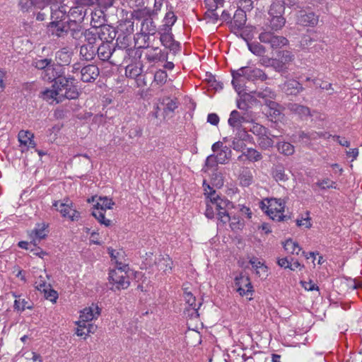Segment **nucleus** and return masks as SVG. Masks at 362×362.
Wrapping results in <instances>:
<instances>
[{
  "label": "nucleus",
  "mask_w": 362,
  "mask_h": 362,
  "mask_svg": "<svg viewBox=\"0 0 362 362\" xmlns=\"http://www.w3.org/2000/svg\"><path fill=\"white\" fill-rule=\"evenodd\" d=\"M74 78L59 77L56 79L51 88L41 93V98L49 104L59 103L64 99H74L78 97L77 88L74 86Z\"/></svg>",
  "instance_id": "nucleus-1"
},
{
  "label": "nucleus",
  "mask_w": 362,
  "mask_h": 362,
  "mask_svg": "<svg viewBox=\"0 0 362 362\" xmlns=\"http://www.w3.org/2000/svg\"><path fill=\"white\" fill-rule=\"evenodd\" d=\"M232 84L239 94L245 90V79L249 81H264L267 79V74L260 69L255 66H243L232 72Z\"/></svg>",
  "instance_id": "nucleus-2"
},
{
  "label": "nucleus",
  "mask_w": 362,
  "mask_h": 362,
  "mask_svg": "<svg viewBox=\"0 0 362 362\" xmlns=\"http://www.w3.org/2000/svg\"><path fill=\"white\" fill-rule=\"evenodd\" d=\"M132 273L128 264L117 266L115 269H110L108 276V282L111 285V290L120 291L127 289L130 285L129 275Z\"/></svg>",
  "instance_id": "nucleus-3"
},
{
  "label": "nucleus",
  "mask_w": 362,
  "mask_h": 362,
  "mask_svg": "<svg viewBox=\"0 0 362 362\" xmlns=\"http://www.w3.org/2000/svg\"><path fill=\"white\" fill-rule=\"evenodd\" d=\"M261 209L270 218L281 221L284 219L285 202L281 199L267 198L261 202Z\"/></svg>",
  "instance_id": "nucleus-4"
},
{
  "label": "nucleus",
  "mask_w": 362,
  "mask_h": 362,
  "mask_svg": "<svg viewBox=\"0 0 362 362\" xmlns=\"http://www.w3.org/2000/svg\"><path fill=\"white\" fill-rule=\"evenodd\" d=\"M86 43L80 48V57L86 61L92 60L96 54V44L100 41L99 37L92 31L86 30L84 33Z\"/></svg>",
  "instance_id": "nucleus-5"
},
{
  "label": "nucleus",
  "mask_w": 362,
  "mask_h": 362,
  "mask_svg": "<svg viewBox=\"0 0 362 362\" xmlns=\"http://www.w3.org/2000/svg\"><path fill=\"white\" fill-rule=\"evenodd\" d=\"M100 315V309L97 304L92 303L90 306L83 309L81 311L79 320L76 322V334L83 337L86 323L97 319Z\"/></svg>",
  "instance_id": "nucleus-6"
},
{
  "label": "nucleus",
  "mask_w": 362,
  "mask_h": 362,
  "mask_svg": "<svg viewBox=\"0 0 362 362\" xmlns=\"http://www.w3.org/2000/svg\"><path fill=\"white\" fill-rule=\"evenodd\" d=\"M52 206L61 215L71 221H77L81 217L80 213L73 207V203L69 199L54 201Z\"/></svg>",
  "instance_id": "nucleus-7"
},
{
  "label": "nucleus",
  "mask_w": 362,
  "mask_h": 362,
  "mask_svg": "<svg viewBox=\"0 0 362 362\" xmlns=\"http://www.w3.org/2000/svg\"><path fill=\"white\" fill-rule=\"evenodd\" d=\"M236 290L241 296L252 295L253 291L252 286L248 276L240 274L235 279Z\"/></svg>",
  "instance_id": "nucleus-8"
},
{
  "label": "nucleus",
  "mask_w": 362,
  "mask_h": 362,
  "mask_svg": "<svg viewBox=\"0 0 362 362\" xmlns=\"http://www.w3.org/2000/svg\"><path fill=\"white\" fill-rule=\"evenodd\" d=\"M256 95L258 98H262L265 100L266 105L272 110H274V115H279L280 112L276 107L277 104L272 100L275 98V93L271 88L266 87L264 89L259 90L256 92Z\"/></svg>",
  "instance_id": "nucleus-9"
},
{
  "label": "nucleus",
  "mask_w": 362,
  "mask_h": 362,
  "mask_svg": "<svg viewBox=\"0 0 362 362\" xmlns=\"http://www.w3.org/2000/svg\"><path fill=\"white\" fill-rule=\"evenodd\" d=\"M208 188L209 192H208L206 189H205L206 194H208L211 205L217 211L227 209L230 206H232V203L228 200L222 199L218 196H215V191L213 190L209 185Z\"/></svg>",
  "instance_id": "nucleus-10"
},
{
  "label": "nucleus",
  "mask_w": 362,
  "mask_h": 362,
  "mask_svg": "<svg viewBox=\"0 0 362 362\" xmlns=\"http://www.w3.org/2000/svg\"><path fill=\"white\" fill-rule=\"evenodd\" d=\"M88 201L90 203H94V209H98L103 211H106L107 209H112V206L115 204L112 199L107 197H92L90 199H88Z\"/></svg>",
  "instance_id": "nucleus-11"
},
{
  "label": "nucleus",
  "mask_w": 362,
  "mask_h": 362,
  "mask_svg": "<svg viewBox=\"0 0 362 362\" xmlns=\"http://www.w3.org/2000/svg\"><path fill=\"white\" fill-rule=\"evenodd\" d=\"M99 69L97 66L89 64L81 69V78L83 82L94 81L99 76Z\"/></svg>",
  "instance_id": "nucleus-12"
},
{
  "label": "nucleus",
  "mask_w": 362,
  "mask_h": 362,
  "mask_svg": "<svg viewBox=\"0 0 362 362\" xmlns=\"http://www.w3.org/2000/svg\"><path fill=\"white\" fill-rule=\"evenodd\" d=\"M160 40L161 44L171 51L177 52L180 49V43L175 41L170 31H160Z\"/></svg>",
  "instance_id": "nucleus-13"
},
{
  "label": "nucleus",
  "mask_w": 362,
  "mask_h": 362,
  "mask_svg": "<svg viewBox=\"0 0 362 362\" xmlns=\"http://www.w3.org/2000/svg\"><path fill=\"white\" fill-rule=\"evenodd\" d=\"M297 23L303 26H315L318 23V16L313 12L306 13L305 11H300V14L297 18Z\"/></svg>",
  "instance_id": "nucleus-14"
},
{
  "label": "nucleus",
  "mask_w": 362,
  "mask_h": 362,
  "mask_svg": "<svg viewBox=\"0 0 362 362\" xmlns=\"http://www.w3.org/2000/svg\"><path fill=\"white\" fill-rule=\"evenodd\" d=\"M18 138L21 146L24 147V149L22 150L23 151L25 149L28 150L29 148H33L35 147V142L33 139L34 135L32 132L29 131L21 130L18 133Z\"/></svg>",
  "instance_id": "nucleus-15"
},
{
  "label": "nucleus",
  "mask_w": 362,
  "mask_h": 362,
  "mask_svg": "<svg viewBox=\"0 0 362 362\" xmlns=\"http://www.w3.org/2000/svg\"><path fill=\"white\" fill-rule=\"evenodd\" d=\"M247 122L246 117L236 110L231 111L228 119V124L232 129L243 127V124Z\"/></svg>",
  "instance_id": "nucleus-16"
},
{
  "label": "nucleus",
  "mask_w": 362,
  "mask_h": 362,
  "mask_svg": "<svg viewBox=\"0 0 362 362\" xmlns=\"http://www.w3.org/2000/svg\"><path fill=\"white\" fill-rule=\"evenodd\" d=\"M303 88L301 84L296 80H288L286 81L283 86L282 90L287 94L291 95H296L303 90Z\"/></svg>",
  "instance_id": "nucleus-17"
},
{
  "label": "nucleus",
  "mask_w": 362,
  "mask_h": 362,
  "mask_svg": "<svg viewBox=\"0 0 362 362\" xmlns=\"http://www.w3.org/2000/svg\"><path fill=\"white\" fill-rule=\"evenodd\" d=\"M47 226L44 223H37L35 228L30 233V237L32 239L34 245H36L37 242L40 241L42 239L47 236Z\"/></svg>",
  "instance_id": "nucleus-18"
},
{
  "label": "nucleus",
  "mask_w": 362,
  "mask_h": 362,
  "mask_svg": "<svg viewBox=\"0 0 362 362\" xmlns=\"http://www.w3.org/2000/svg\"><path fill=\"white\" fill-rule=\"evenodd\" d=\"M114 49L112 48L110 43L102 42L100 45H96V53L98 58L102 61L108 60L112 56Z\"/></svg>",
  "instance_id": "nucleus-19"
},
{
  "label": "nucleus",
  "mask_w": 362,
  "mask_h": 362,
  "mask_svg": "<svg viewBox=\"0 0 362 362\" xmlns=\"http://www.w3.org/2000/svg\"><path fill=\"white\" fill-rule=\"evenodd\" d=\"M249 262L255 270L256 274L258 276L261 278H266L267 276L268 268L258 258L253 257L250 259Z\"/></svg>",
  "instance_id": "nucleus-20"
},
{
  "label": "nucleus",
  "mask_w": 362,
  "mask_h": 362,
  "mask_svg": "<svg viewBox=\"0 0 362 362\" xmlns=\"http://www.w3.org/2000/svg\"><path fill=\"white\" fill-rule=\"evenodd\" d=\"M51 18L52 21H60L62 22L66 16V9L64 6L57 7V4L55 6L51 7Z\"/></svg>",
  "instance_id": "nucleus-21"
},
{
  "label": "nucleus",
  "mask_w": 362,
  "mask_h": 362,
  "mask_svg": "<svg viewBox=\"0 0 362 362\" xmlns=\"http://www.w3.org/2000/svg\"><path fill=\"white\" fill-rule=\"evenodd\" d=\"M107 252L111 257V261L114 262L117 266H122V264H127L122 261L124 259V252L122 250H117L112 247H108Z\"/></svg>",
  "instance_id": "nucleus-22"
},
{
  "label": "nucleus",
  "mask_w": 362,
  "mask_h": 362,
  "mask_svg": "<svg viewBox=\"0 0 362 362\" xmlns=\"http://www.w3.org/2000/svg\"><path fill=\"white\" fill-rule=\"evenodd\" d=\"M140 32L151 35H153L156 33V26L151 18H146L142 21Z\"/></svg>",
  "instance_id": "nucleus-23"
},
{
  "label": "nucleus",
  "mask_w": 362,
  "mask_h": 362,
  "mask_svg": "<svg viewBox=\"0 0 362 362\" xmlns=\"http://www.w3.org/2000/svg\"><path fill=\"white\" fill-rule=\"evenodd\" d=\"M176 20L177 17L173 12H167L163 19V24L162 25L159 30H160V31L165 32L170 31L171 28L176 22Z\"/></svg>",
  "instance_id": "nucleus-24"
},
{
  "label": "nucleus",
  "mask_w": 362,
  "mask_h": 362,
  "mask_svg": "<svg viewBox=\"0 0 362 362\" xmlns=\"http://www.w3.org/2000/svg\"><path fill=\"white\" fill-rule=\"evenodd\" d=\"M285 11L284 5L280 1H274L270 6L269 10V17L283 16Z\"/></svg>",
  "instance_id": "nucleus-25"
},
{
  "label": "nucleus",
  "mask_w": 362,
  "mask_h": 362,
  "mask_svg": "<svg viewBox=\"0 0 362 362\" xmlns=\"http://www.w3.org/2000/svg\"><path fill=\"white\" fill-rule=\"evenodd\" d=\"M218 162L214 155L209 156L206 160L205 165L202 168V171L205 173H209V171H216Z\"/></svg>",
  "instance_id": "nucleus-26"
},
{
  "label": "nucleus",
  "mask_w": 362,
  "mask_h": 362,
  "mask_svg": "<svg viewBox=\"0 0 362 362\" xmlns=\"http://www.w3.org/2000/svg\"><path fill=\"white\" fill-rule=\"evenodd\" d=\"M172 264L173 262L168 256L160 259L157 262L158 269L165 274L170 272L172 270Z\"/></svg>",
  "instance_id": "nucleus-27"
},
{
  "label": "nucleus",
  "mask_w": 362,
  "mask_h": 362,
  "mask_svg": "<svg viewBox=\"0 0 362 362\" xmlns=\"http://www.w3.org/2000/svg\"><path fill=\"white\" fill-rule=\"evenodd\" d=\"M259 146L263 149H268L273 146L274 141L269 132V130L266 134H262L257 139Z\"/></svg>",
  "instance_id": "nucleus-28"
},
{
  "label": "nucleus",
  "mask_w": 362,
  "mask_h": 362,
  "mask_svg": "<svg viewBox=\"0 0 362 362\" xmlns=\"http://www.w3.org/2000/svg\"><path fill=\"white\" fill-rule=\"evenodd\" d=\"M48 27L52 34L58 37L62 36L65 31V26L63 22L52 21Z\"/></svg>",
  "instance_id": "nucleus-29"
},
{
  "label": "nucleus",
  "mask_w": 362,
  "mask_h": 362,
  "mask_svg": "<svg viewBox=\"0 0 362 362\" xmlns=\"http://www.w3.org/2000/svg\"><path fill=\"white\" fill-rule=\"evenodd\" d=\"M165 107H164V118L167 117H171L172 114L175 111V110L177 107V103L176 100L166 98L164 100Z\"/></svg>",
  "instance_id": "nucleus-30"
},
{
  "label": "nucleus",
  "mask_w": 362,
  "mask_h": 362,
  "mask_svg": "<svg viewBox=\"0 0 362 362\" xmlns=\"http://www.w3.org/2000/svg\"><path fill=\"white\" fill-rule=\"evenodd\" d=\"M253 176L251 170L244 168L240 174V182L243 186L247 187L252 184Z\"/></svg>",
  "instance_id": "nucleus-31"
},
{
  "label": "nucleus",
  "mask_w": 362,
  "mask_h": 362,
  "mask_svg": "<svg viewBox=\"0 0 362 362\" xmlns=\"http://www.w3.org/2000/svg\"><path fill=\"white\" fill-rule=\"evenodd\" d=\"M284 248L288 253L292 255H298L302 250L296 242H294L291 239H288L284 243Z\"/></svg>",
  "instance_id": "nucleus-32"
},
{
  "label": "nucleus",
  "mask_w": 362,
  "mask_h": 362,
  "mask_svg": "<svg viewBox=\"0 0 362 362\" xmlns=\"http://www.w3.org/2000/svg\"><path fill=\"white\" fill-rule=\"evenodd\" d=\"M59 68V66L54 67L50 64L44 71V78L48 81H55L59 77H61L59 76V71H57Z\"/></svg>",
  "instance_id": "nucleus-33"
},
{
  "label": "nucleus",
  "mask_w": 362,
  "mask_h": 362,
  "mask_svg": "<svg viewBox=\"0 0 362 362\" xmlns=\"http://www.w3.org/2000/svg\"><path fill=\"white\" fill-rule=\"evenodd\" d=\"M270 28L272 30H279L285 25L286 19L283 16L269 17Z\"/></svg>",
  "instance_id": "nucleus-34"
},
{
  "label": "nucleus",
  "mask_w": 362,
  "mask_h": 362,
  "mask_svg": "<svg viewBox=\"0 0 362 362\" xmlns=\"http://www.w3.org/2000/svg\"><path fill=\"white\" fill-rule=\"evenodd\" d=\"M14 309L17 310L18 312H23L25 309H32L33 305L29 302L28 300H26L25 298H19L18 299H16L14 301Z\"/></svg>",
  "instance_id": "nucleus-35"
},
{
  "label": "nucleus",
  "mask_w": 362,
  "mask_h": 362,
  "mask_svg": "<svg viewBox=\"0 0 362 362\" xmlns=\"http://www.w3.org/2000/svg\"><path fill=\"white\" fill-rule=\"evenodd\" d=\"M247 47L256 56H263L266 52L265 47L259 42H247Z\"/></svg>",
  "instance_id": "nucleus-36"
},
{
  "label": "nucleus",
  "mask_w": 362,
  "mask_h": 362,
  "mask_svg": "<svg viewBox=\"0 0 362 362\" xmlns=\"http://www.w3.org/2000/svg\"><path fill=\"white\" fill-rule=\"evenodd\" d=\"M233 132L234 133V137L245 142H250L252 140V137L247 133L244 127L234 129H233Z\"/></svg>",
  "instance_id": "nucleus-37"
},
{
  "label": "nucleus",
  "mask_w": 362,
  "mask_h": 362,
  "mask_svg": "<svg viewBox=\"0 0 362 362\" xmlns=\"http://www.w3.org/2000/svg\"><path fill=\"white\" fill-rule=\"evenodd\" d=\"M279 153L285 156H291L294 153V146L288 142H279L277 144Z\"/></svg>",
  "instance_id": "nucleus-38"
},
{
  "label": "nucleus",
  "mask_w": 362,
  "mask_h": 362,
  "mask_svg": "<svg viewBox=\"0 0 362 362\" xmlns=\"http://www.w3.org/2000/svg\"><path fill=\"white\" fill-rule=\"evenodd\" d=\"M246 17L243 10H238L235 11L233 16V24L238 28H241L245 23Z\"/></svg>",
  "instance_id": "nucleus-39"
},
{
  "label": "nucleus",
  "mask_w": 362,
  "mask_h": 362,
  "mask_svg": "<svg viewBox=\"0 0 362 362\" xmlns=\"http://www.w3.org/2000/svg\"><path fill=\"white\" fill-rule=\"evenodd\" d=\"M230 149L227 146H223L215 157L218 163L223 164L230 158Z\"/></svg>",
  "instance_id": "nucleus-40"
},
{
  "label": "nucleus",
  "mask_w": 362,
  "mask_h": 362,
  "mask_svg": "<svg viewBox=\"0 0 362 362\" xmlns=\"http://www.w3.org/2000/svg\"><path fill=\"white\" fill-rule=\"evenodd\" d=\"M244 155H245L247 159L252 162H256L262 159L261 153L252 148H248L246 151L244 152Z\"/></svg>",
  "instance_id": "nucleus-41"
},
{
  "label": "nucleus",
  "mask_w": 362,
  "mask_h": 362,
  "mask_svg": "<svg viewBox=\"0 0 362 362\" xmlns=\"http://www.w3.org/2000/svg\"><path fill=\"white\" fill-rule=\"evenodd\" d=\"M315 185H317L321 189H337V185L334 181L331 180L329 178H324L322 180H318Z\"/></svg>",
  "instance_id": "nucleus-42"
},
{
  "label": "nucleus",
  "mask_w": 362,
  "mask_h": 362,
  "mask_svg": "<svg viewBox=\"0 0 362 362\" xmlns=\"http://www.w3.org/2000/svg\"><path fill=\"white\" fill-rule=\"evenodd\" d=\"M57 3V0H34V8L42 10L47 6H55Z\"/></svg>",
  "instance_id": "nucleus-43"
},
{
  "label": "nucleus",
  "mask_w": 362,
  "mask_h": 362,
  "mask_svg": "<svg viewBox=\"0 0 362 362\" xmlns=\"http://www.w3.org/2000/svg\"><path fill=\"white\" fill-rule=\"evenodd\" d=\"M163 6V0H155L153 11H151L148 8H144V10L140 11V13L142 16H151L152 14L157 13L159 11Z\"/></svg>",
  "instance_id": "nucleus-44"
},
{
  "label": "nucleus",
  "mask_w": 362,
  "mask_h": 362,
  "mask_svg": "<svg viewBox=\"0 0 362 362\" xmlns=\"http://www.w3.org/2000/svg\"><path fill=\"white\" fill-rule=\"evenodd\" d=\"M105 212L101 210L94 209L92 212V215L101 223L105 226H109L111 224V221L105 218Z\"/></svg>",
  "instance_id": "nucleus-45"
},
{
  "label": "nucleus",
  "mask_w": 362,
  "mask_h": 362,
  "mask_svg": "<svg viewBox=\"0 0 362 362\" xmlns=\"http://www.w3.org/2000/svg\"><path fill=\"white\" fill-rule=\"evenodd\" d=\"M288 42V41L286 37L283 36L275 35V37H273V40L272 41L270 47L272 49L281 48L286 45Z\"/></svg>",
  "instance_id": "nucleus-46"
},
{
  "label": "nucleus",
  "mask_w": 362,
  "mask_h": 362,
  "mask_svg": "<svg viewBox=\"0 0 362 362\" xmlns=\"http://www.w3.org/2000/svg\"><path fill=\"white\" fill-rule=\"evenodd\" d=\"M204 3L207 10L216 11L223 6L224 0H204Z\"/></svg>",
  "instance_id": "nucleus-47"
},
{
  "label": "nucleus",
  "mask_w": 362,
  "mask_h": 362,
  "mask_svg": "<svg viewBox=\"0 0 362 362\" xmlns=\"http://www.w3.org/2000/svg\"><path fill=\"white\" fill-rule=\"evenodd\" d=\"M141 69L136 65H128L125 69V74L129 78H136L140 75Z\"/></svg>",
  "instance_id": "nucleus-48"
},
{
  "label": "nucleus",
  "mask_w": 362,
  "mask_h": 362,
  "mask_svg": "<svg viewBox=\"0 0 362 362\" xmlns=\"http://www.w3.org/2000/svg\"><path fill=\"white\" fill-rule=\"evenodd\" d=\"M250 130L257 137V139L262 136V134H266L268 131L267 128L258 123H252Z\"/></svg>",
  "instance_id": "nucleus-49"
},
{
  "label": "nucleus",
  "mask_w": 362,
  "mask_h": 362,
  "mask_svg": "<svg viewBox=\"0 0 362 362\" xmlns=\"http://www.w3.org/2000/svg\"><path fill=\"white\" fill-rule=\"evenodd\" d=\"M321 132L319 133L315 132L309 133L301 132L300 134V138L305 143H308L310 140H316L319 138H321Z\"/></svg>",
  "instance_id": "nucleus-50"
},
{
  "label": "nucleus",
  "mask_w": 362,
  "mask_h": 362,
  "mask_svg": "<svg viewBox=\"0 0 362 362\" xmlns=\"http://www.w3.org/2000/svg\"><path fill=\"white\" fill-rule=\"evenodd\" d=\"M276 35H274L273 33L270 31H263L261 32L259 35V40L261 42L265 43V44H269L271 45L272 41L273 40V37H275Z\"/></svg>",
  "instance_id": "nucleus-51"
},
{
  "label": "nucleus",
  "mask_w": 362,
  "mask_h": 362,
  "mask_svg": "<svg viewBox=\"0 0 362 362\" xmlns=\"http://www.w3.org/2000/svg\"><path fill=\"white\" fill-rule=\"evenodd\" d=\"M149 35L146 33H143V32H140L136 35L135 40H136V43H139V40H141V44L139 45L140 47H148V40Z\"/></svg>",
  "instance_id": "nucleus-52"
},
{
  "label": "nucleus",
  "mask_w": 362,
  "mask_h": 362,
  "mask_svg": "<svg viewBox=\"0 0 362 362\" xmlns=\"http://www.w3.org/2000/svg\"><path fill=\"white\" fill-rule=\"evenodd\" d=\"M168 74L165 71L158 70L154 74V81L158 84L163 85L166 82Z\"/></svg>",
  "instance_id": "nucleus-53"
},
{
  "label": "nucleus",
  "mask_w": 362,
  "mask_h": 362,
  "mask_svg": "<svg viewBox=\"0 0 362 362\" xmlns=\"http://www.w3.org/2000/svg\"><path fill=\"white\" fill-rule=\"evenodd\" d=\"M18 6L23 12H28L34 7V0H19Z\"/></svg>",
  "instance_id": "nucleus-54"
},
{
  "label": "nucleus",
  "mask_w": 362,
  "mask_h": 362,
  "mask_svg": "<svg viewBox=\"0 0 362 362\" xmlns=\"http://www.w3.org/2000/svg\"><path fill=\"white\" fill-rule=\"evenodd\" d=\"M231 143V147L236 151H240L246 146L245 141L234 136L232 138Z\"/></svg>",
  "instance_id": "nucleus-55"
},
{
  "label": "nucleus",
  "mask_w": 362,
  "mask_h": 362,
  "mask_svg": "<svg viewBox=\"0 0 362 362\" xmlns=\"http://www.w3.org/2000/svg\"><path fill=\"white\" fill-rule=\"evenodd\" d=\"M184 298L189 306L191 307L195 312H197L199 307H197V304L195 303L196 300L193 295L190 292H187L185 293Z\"/></svg>",
  "instance_id": "nucleus-56"
},
{
  "label": "nucleus",
  "mask_w": 362,
  "mask_h": 362,
  "mask_svg": "<svg viewBox=\"0 0 362 362\" xmlns=\"http://www.w3.org/2000/svg\"><path fill=\"white\" fill-rule=\"evenodd\" d=\"M52 63L51 59H42L36 60L34 63L35 66L38 69H43L44 71L46 68Z\"/></svg>",
  "instance_id": "nucleus-57"
},
{
  "label": "nucleus",
  "mask_w": 362,
  "mask_h": 362,
  "mask_svg": "<svg viewBox=\"0 0 362 362\" xmlns=\"http://www.w3.org/2000/svg\"><path fill=\"white\" fill-rule=\"evenodd\" d=\"M211 182L214 185L217 187H221L223 185V179L221 174L214 173L211 177Z\"/></svg>",
  "instance_id": "nucleus-58"
},
{
  "label": "nucleus",
  "mask_w": 362,
  "mask_h": 362,
  "mask_svg": "<svg viewBox=\"0 0 362 362\" xmlns=\"http://www.w3.org/2000/svg\"><path fill=\"white\" fill-rule=\"evenodd\" d=\"M302 286L308 291H318L319 288L316 284L312 281H301Z\"/></svg>",
  "instance_id": "nucleus-59"
},
{
  "label": "nucleus",
  "mask_w": 362,
  "mask_h": 362,
  "mask_svg": "<svg viewBox=\"0 0 362 362\" xmlns=\"http://www.w3.org/2000/svg\"><path fill=\"white\" fill-rule=\"evenodd\" d=\"M228 222H230V227L233 230H239L243 226V223L240 222V219L235 216L230 218Z\"/></svg>",
  "instance_id": "nucleus-60"
},
{
  "label": "nucleus",
  "mask_w": 362,
  "mask_h": 362,
  "mask_svg": "<svg viewBox=\"0 0 362 362\" xmlns=\"http://www.w3.org/2000/svg\"><path fill=\"white\" fill-rule=\"evenodd\" d=\"M293 59V54H292V53L289 51L285 50L283 51L281 54V60L285 64L292 62Z\"/></svg>",
  "instance_id": "nucleus-61"
},
{
  "label": "nucleus",
  "mask_w": 362,
  "mask_h": 362,
  "mask_svg": "<svg viewBox=\"0 0 362 362\" xmlns=\"http://www.w3.org/2000/svg\"><path fill=\"white\" fill-rule=\"evenodd\" d=\"M205 18L215 23L218 19V15L216 13V11L207 10L205 13Z\"/></svg>",
  "instance_id": "nucleus-62"
},
{
  "label": "nucleus",
  "mask_w": 362,
  "mask_h": 362,
  "mask_svg": "<svg viewBox=\"0 0 362 362\" xmlns=\"http://www.w3.org/2000/svg\"><path fill=\"white\" fill-rule=\"evenodd\" d=\"M218 218L223 223H226L230 220V217L226 211V209L218 211Z\"/></svg>",
  "instance_id": "nucleus-63"
},
{
  "label": "nucleus",
  "mask_w": 362,
  "mask_h": 362,
  "mask_svg": "<svg viewBox=\"0 0 362 362\" xmlns=\"http://www.w3.org/2000/svg\"><path fill=\"white\" fill-rule=\"evenodd\" d=\"M285 63L282 62L281 60H274L272 63V66L274 68V69L278 72H282L284 70H286Z\"/></svg>",
  "instance_id": "nucleus-64"
}]
</instances>
